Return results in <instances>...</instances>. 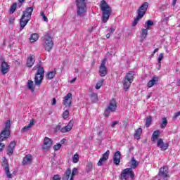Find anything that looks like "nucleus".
<instances>
[{"instance_id":"obj_35","label":"nucleus","mask_w":180,"mask_h":180,"mask_svg":"<svg viewBox=\"0 0 180 180\" xmlns=\"http://www.w3.org/2000/svg\"><path fill=\"white\" fill-rule=\"evenodd\" d=\"M151 122H153V117L151 116L147 117L145 126L148 127L151 124Z\"/></svg>"},{"instance_id":"obj_5","label":"nucleus","mask_w":180,"mask_h":180,"mask_svg":"<svg viewBox=\"0 0 180 180\" xmlns=\"http://www.w3.org/2000/svg\"><path fill=\"white\" fill-rule=\"evenodd\" d=\"M147 9H148V2H144L138 9L137 16L132 23L133 27L137 25L140 19H143L147 12Z\"/></svg>"},{"instance_id":"obj_61","label":"nucleus","mask_w":180,"mask_h":180,"mask_svg":"<svg viewBox=\"0 0 180 180\" xmlns=\"http://www.w3.org/2000/svg\"><path fill=\"white\" fill-rule=\"evenodd\" d=\"M20 4H22L25 0H18Z\"/></svg>"},{"instance_id":"obj_19","label":"nucleus","mask_w":180,"mask_h":180,"mask_svg":"<svg viewBox=\"0 0 180 180\" xmlns=\"http://www.w3.org/2000/svg\"><path fill=\"white\" fill-rule=\"evenodd\" d=\"M15 146H16V142L11 141L7 148V154L8 155H12L13 154V150L15 148Z\"/></svg>"},{"instance_id":"obj_56","label":"nucleus","mask_w":180,"mask_h":180,"mask_svg":"<svg viewBox=\"0 0 180 180\" xmlns=\"http://www.w3.org/2000/svg\"><path fill=\"white\" fill-rule=\"evenodd\" d=\"M110 33H108L106 35H105V37L106 39H110Z\"/></svg>"},{"instance_id":"obj_62","label":"nucleus","mask_w":180,"mask_h":180,"mask_svg":"<svg viewBox=\"0 0 180 180\" xmlns=\"http://www.w3.org/2000/svg\"><path fill=\"white\" fill-rule=\"evenodd\" d=\"M98 134L101 136V134H102V131H99Z\"/></svg>"},{"instance_id":"obj_46","label":"nucleus","mask_w":180,"mask_h":180,"mask_svg":"<svg viewBox=\"0 0 180 180\" xmlns=\"http://www.w3.org/2000/svg\"><path fill=\"white\" fill-rule=\"evenodd\" d=\"M116 124H119V121H114L112 122L111 124L112 129L115 128V126H116Z\"/></svg>"},{"instance_id":"obj_51","label":"nucleus","mask_w":180,"mask_h":180,"mask_svg":"<svg viewBox=\"0 0 180 180\" xmlns=\"http://www.w3.org/2000/svg\"><path fill=\"white\" fill-rule=\"evenodd\" d=\"M56 103H57V100L56 99V98H53L52 100L53 106H54V105H56Z\"/></svg>"},{"instance_id":"obj_23","label":"nucleus","mask_w":180,"mask_h":180,"mask_svg":"<svg viewBox=\"0 0 180 180\" xmlns=\"http://www.w3.org/2000/svg\"><path fill=\"white\" fill-rule=\"evenodd\" d=\"M63 180H70L71 179V169L68 168L65 171V174H63V176L62 178Z\"/></svg>"},{"instance_id":"obj_54","label":"nucleus","mask_w":180,"mask_h":180,"mask_svg":"<svg viewBox=\"0 0 180 180\" xmlns=\"http://www.w3.org/2000/svg\"><path fill=\"white\" fill-rule=\"evenodd\" d=\"M168 20H169V17H166V18H165V19L163 20V22H168Z\"/></svg>"},{"instance_id":"obj_16","label":"nucleus","mask_w":180,"mask_h":180,"mask_svg":"<svg viewBox=\"0 0 180 180\" xmlns=\"http://www.w3.org/2000/svg\"><path fill=\"white\" fill-rule=\"evenodd\" d=\"M1 72L2 75H5V74H8L9 72V68H11V66L8 64L6 62H1Z\"/></svg>"},{"instance_id":"obj_45","label":"nucleus","mask_w":180,"mask_h":180,"mask_svg":"<svg viewBox=\"0 0 180 180\" xmlns=\"http://www.w3.org/2000/svg\"><path fill=\"white\" fill-rule=\"evenodd\" d=\"M53 180H61V177L58 174H56L53 177Z\"/></svg>"},{"instance_id":"obj_43","label":"nucleus","mask_w":180,"mask_h":180,"mask_svg":"<svg viewBox=\"0 0 180 180\" xmlns=\"http://www.w3.org/2000/svg\"><path fill=\"white\" fill-rule=\"evenodd\" d=\"M41 16H42L44 22H49V18H47V16H46V14H44V12H41Z\"/></svg>"},{"instance_id":"obj_9","label":"nucleus","mask_w":180,"mask_h":180,"mask_svg":"<svg viewBox=\"0 0 180 180\" xmlns=\"http://www.w3.org/2000/svg\"><path fill=\"white\" fill-rule=\"evenodd\" d=\"M44 47L46 51H51L53 49V46H54V43L53 42V38L50 37V35H45L44 37Z\"/></svg>"},{"instance_id":"obj_15","label":"nucleus","mask_w":180,"mask_h":180,"mask_svg":"<svg viewBox=\"0 0 180 180\" xmlns=\"http://www.w3.org/2000/svg\"><path fill=\"white\" fill-rule=\"evenodd\" d=\"M110 154V150H107L103 156L100 158L98 162L97 163V165L98 167H102L103 165V162L108 160V158H109V155Z\"/></svg>"},{"instance_id":"obj_42","label":"nucleus","mask_w":180,"mask_h":180,"mask_svg":"<svg viewBox=\"0 0 180 180\" xmlns=\"http://www.w3.org/2000/svg\"><path fill=\"white\" fill-rule=\"evenodd\" d=\"M61 143H57L56 145H55L54 146H53V150H55V151H58V150H60V148H61Z\"/></svg>"},{"instance_id":"obj_31","label":"nucleus","mask_w":180,"mask_h":180,"mask_svg":"<svg viewBox=\"0 0 180 180\" xmlns=\"http://www.w3.org/2000/svg\"><path fill=\"white\" fill-rule=\"evenodd\" d=\"M56 72H57V70H56V69H54L53 71L49 72L46 75L47 79H53V78L56 77Z\"/></svg>"},{"instance_id":"obj_8","label":"nucleus","mask_w":180,"mask_h":180,"mask_svg":"<svg viewBox=\"0 0 180 180\" xmlns=\"http://www.w3.org/2000/svg\"><path fill=\"white\" fill-rule=\"evenodd\" d=\"M133 79H134V72L130 71L124 77V80L123 82V86L124 91H127L129 88H130V85H131V82H133Z\"/></svg>"},{"instance_id":"obj_64","label":"nucleus","mask_w":180,"mask_h":180,"mask_svg":"<svg viewBox=\"0 0 180 180\" xmlns=\"http://www.w3.org/2000/svg\"><path fill=\"white\" fill-rule=\"evenodd\" d=\"M2 46H5V40L3 41Z\"/></svg>"},{"instance_id":"obj_44","label":"nucleus","mask_w":180,"mask_h":180,"mask_svg":"<svg viewBox=\"0 0 180 180\" xmlns=\"http://www.w3.org/2000/svg\"><path fill=\"white\" fill-rule=\"evenodd\" d=\"M163 58H164V53H160L158 58L159 64H161V61H162Z\"/></svg>"},{"instance_id":"obj_34","label":"nucleus","mask_w":180,"mask_h":180,"mask_svg":"<svg viewBox=\"0 0 180 180\" xmlns=\"http://www.w3.org/2000/svg\"><path fill=\"white\" fill-rule=\"evenodd\" d=\"M33 81L32 80H29L27 82V88L28 89H30L31 92H34V88H33Z\"/></svg>"},{"instance_id":"obj_38","label":"nucleus","mask_w":180,"mask_h":180,"mask_svg":"<svg viewBox=\"0 0 180 180\" xmlns=\"http://www.w3.org/2000/svg\"><path fill=\"white\" fill-rule=\"evenodd\" d=\"M153 25H154V22L153 21H151V20H148V21H146V22L145 24V27H146V29L149 30L150 26H153Z\"/></svg>"},{"instance_id":"obj_63","label":"nucleus","mask_w":180,"mask_h":180,"mask_svg":"<svg viewBox=\"0 0 180 180\" xmlns=\"http://www.w3.org/2000/svg\"><path fill=\"white\" fill-rule=\"evenodd\" d=\"M22 6V3H20L19 5H18V7L20 8Z\"/></svg>"},{"instance_id":"obj_33","label":"nucleus","mask_w":180,"mask_h":180,"mask_svg":"<svg viewBox=\"0 0 180 180\" xmlns=\"http://www.w3.org/2000/svg\"><path fill=\"white\" fill-rule=\"evenodd\" d=\"M167 124H168V120H167V117H163L162 119V124H160L161 129H165Z\"/></svg>"},{"instance_id":"obj_4","label":"nucleus","mask_w":180,"mask_h":180,"mask_svg":"<svg viewBox=\"0 0 180 180\" xmlns=\"http://www.w3.org/2000/svg\"><path fill=\"white\" fill-rule=\"evenodd\" d=\"M63 106H65L64 108V112L63 113V119H68V117L70 116V111L68 110L70 108H71V103L72 101V94L68 93L63 98Z\"/></svg>"},{"instance_id":"obj_7","label":"nucleus","mask_w":180,"mask_h":180,"mask_svg":"<svg viewBox=\"0 0 180 180\" xmlns=\"http://www.w3.org/2000/svg\"><path fill=\"white\" fill-rule=\"evenodd\" d=\"M77 16L82 17L86 12V0H76Z\"/></svg>"},{"instance_id":"obj_36","label":"nucleus","mask_w":180,"mask_h":180,"mask_svg":"<svg viewBox=\"0 0 180 180\" xmlns=\"http://www.w3.org/2000/svg\"><path fill=\"white\" fill-rule=\"evenodd\" d=\"M78 174V169L77 168H73L72 171L71 172V176H70V180H74V176Z\"/></svg>"},{"instance_id":"obj_58","label":"nucleus","mask_w":180,"mask_h":180,"mask_svg":"<svg viewBox=\"0 0 180 180\" xmlns=\"http://www.w3.org/2000/svg\"><path fill=\"white\" fill-rule=\"evenodd\" d=\"M159 49L156 48L154 51H153V54H155V53H158Z\"/></svg>"},{"instance_id":"obj_27","label":"nucleus","mask_w":180,"mask_h":180,"mask_svg":"<svg viewBox=\"0 0 180 180\" xmlns=\"http://www.w3.org/2000/svg\"><path fill=\"white\" fill-rule=\"evenodd\" d=\"M34 59L33 58V56H31L28 58L27 60V66L29 67V68H31V67H33V65L34 64Z\"/></svg>"},{"instance_id":"obj_21","label":"nucleus","mask_w":180,"mask_h":180,"mask_svg":"<svg viewBox=\"0 0 180 180\" xmlns=\"http://www.w3.org/2000/svg\"><path fill=\"white\" fill-rule=\"evenodd\" d=\"M129 164L131 165V169H136L138 165H139L140 162L136 160L134 157H132L131 159V161L129 162Z\"/></svg>"},{"instance_id":"obj_17","label":"nucleus","mask_w":180,"mask_h":180,"mask_svg":"<svg viewBox=\"0 0 180 180\" xmlns=\"http://www.w3.org/2000/svg\"><path fill=\"white\" fill-rule=\"evenodd\" d=\"M169 146V145L167 143H164V141L162 140V139H158L157 143V147H159V148H160L162 151H165V150L168 148Z\"/></svg>"},{"instance_id":"obj_24","label":"nucleus","mask_w":180,"mask_h":180,"mask_svg":"<svg viewBox=\"0 0 180 180\" xmlns=\"http://www.w3.org/2000/svg\"><path fill=\"white\" fill-rule=\"evenodd\" d=\"M32 162V155H27L22 162V165H27V164H30Z\"/></svg>"},{"instance_id":"obj_28","label":"nucleus","mask_w":180,"mask_h":180,"mask_svg":"<svg viewBox=\"0 0 180 180\" xmlns=\"http://www.w3.org/2000/svg\"><path fill=\"white\" fill-rule=\"evenodd\" d=\"M143 133V129L139 128L136 129L135 134H134V139H136V140H140V137Z\"/></svg>"},{"instance_id":"obj_52","label":"nucleus","mask_w":180,"mask_h":180,"mask_svg":"<svg viewBox=\"0 0 180 180\" xmlns=\"http://www.w3.org/2000/svg\"><path fill=\"white\" fill-rule=\"evenodd\" d=\"M151 95H153V93H148V96H147V99H150L151 98Z\"/></svg>"},{"instance_id":"obj_50","label":"nucleus","mask_w":180,"mask_h":180,"mask_svg":"<svg viewBox=\"0 0 180 180\" xmlns=\"http://www.w3.org/2000/svg\"><path fill=\"white\" fill-rule=\"evenodd\" d=\"M115 30H116V28H115V27H110V34L114 33V32H115Z\"/></svg>"},{"instance_id":"obj_13","label":"nucleus","mask_w":180,"mask_h":180,"mask_svg":"<svg viewBox=\"0 0 180 180\" xmlns=\"http://www.w3.org/2000/svg\"><path fill=\"white\" fill-rule=\"evenodd\" d=\"M159 178H162L165 179L166 178H169V171L168 170V166H163L160 169L158 176Z\"/></svg>"},{"instance_id":"obj_60","label":"nucleus","mask_w":180,"mask_h":180,"mask_svg":"<svg viewBox=\"0 0 180 180\" xmlns=\"http://www.w3.org/2000/svg\"><path fill=\"white\" fill-rule=\"evenodd\" d=\"M87 167L89 168V169H91V168H92V165H87Z\"/></svg>"},{"instance_id":"obj_30","label":"nucleus","mask_w":180,"mask_h":180,"mask_svg":"<svg viewBox=\"0 0 180 180\" xmlns=\"http://www.w3.org/2000/svg\"><path fill=\"white\" fill-rule=\"evenodd\" d=\"M90 99L93 103L98 102V94L96 93H91L90 94Z\"/></svg>"},{"instance_id":"obj_59","label":"nucleus","mask_w":180,"mask_h":180,"mask_svg":"<svg viewBox=\"0 0 180 180\" xmlns=\"http://www.w3.org/2000/svg\"><path fill=\"white\" fill-rule=\"evenodd\" d=\"M76 79H77V77H75L73 79H72V80L70 81L71 84L75 82Z\"/></svg>"},{"instance_id":"obj_6","label":"nucleus","mask_w":180,"mask_h":180,"mask_svg":"<svg viewBox=\"0 0 180 180\" xmlns=\"http://www.w3.org/2000/svg\"><path fill=\"white\" fill-rule=\"evenodd\" d=\"M37 71L34 77V82L37 86H40L41 82H43V78H44V68L39 64L37 65Z\"/></svg>"},{"instance_id":"obj_11","label":"nucleus","mask_w":180,"mask_h":180,"mask_svg":"<svg viewBox=\"0 0 180 180\" xmlns=\"http://www.w3.org/2000/svg\"><path fill=\"white\" fill-rule=\"evenodd\" d=\"M117 108V104H116V101L115 99H112L110 101L109 105L105 110L104 116L105 117H109V115H110V112H115Z\"/></svg>"},{"instance_id":"obj_12","label":"nucleus","mask_w":180,"mask_h":180,"mask_svg":"<svg viewBox=\"0 0 180 180\" xmlns=\"http://www.w3.org/2000/svg\"><path fill=\"white\" fill-rule=\"evenodd\" d=\"M74 126V120H70L66 127L61 128V125H57L55 128V131H61V133H68V131H71V129Z\"/></svg>"},{"instance_id":"obj_40","label":"nucleus","mask_w":180,"mask_h":180,"mask_svg":"<svg viewBox=\"0 0 180 180\" xmlns=\"http://www.w3.org/2000/svg\"><path fill=\"white\" fill-rule=\"evenodd\" d=\"M16 6H18V4L16 3H14L10 8V13H14V12L16 11Z\"/></svg>"},{"instance_id":"obj_49","label":"nucleus","mask_w":180,"mask_h":180,"mask_svg":"<svg viewBox=\"0 0 180 180\" xmlns=\"http://www.w3.org/2000/svg\"><path fill=\"white\" fill-rule=\"evenodd\" d=\"M0 61H1V63H6L5 61V58H4V56H2V55H0Z\"/></svg>"},{"instance_id":"obj_14","label":"nucleus","mask_w":180,"mask_h":180,"mask_svg":"<svg viewBox=\"0 0 180 180\" xmlns=\"http://www.w3.org/2000/svg\"><path fill=\"white\" fill-rule=\"evenodd\" d=\"M1 167H3L4 171L6 172L8 178H12V174H11V172L9 171V164H8V160H6V158H5L3 161Z\"/></svg>"},{"instance_id":"obj_53","label":"nucleus","mask_w":180,"mask_h":180,"mask_svg":"<svg viewBox=\"0 0 180 180\" xmlns=\"http://www.w3.org/2000/svg\"><path fill=\"white\" fill-rule=\"evenodd\" d=\"M65 141H67V139H63L60 141V144H64V143H65Z\"/></svg>"},{"instance_id":"obj_48","label":"nucleus","mask_w":180,"mask_h":180,"mask_svg":"<svg viewBox=\"0 0 180 180\" xmlns=\"http://www.w3.org/2000/svg\"><path fill=\"white\" fill-rule=\"evenodd\" d=\"M105 64H106V58H104L101 63V67H105Z\"/></svg>"},{"instance_id":"obj_26","label":"nucleus","mask_w":180,"mask_h":180,"mask_svg":"<svg viewBox=\"0 0 180 180\" xmlns=\"http://www.w3.org/2000/svg\"><path fill=\"white\" fill-rule=\"evenodd\" d=\"M158 82V79H157V77H153L151 80H150L148 82V88H152V86H154V85H155V84H157Z\"/></svg>"},{"instance_id":"obj_20","label":"nucleus","mask_w":180,"mask_h":180,"mask_svg":"<svg viewBox=\"0 0 180 180\" xmlns=\"http://www.w3.org/2000/svg\"><path fill=\"white\" fill-rule=\"evenodd\" d=\"M120 151L115 152L112 161L115 165H119L120 164V158H121Z\"/></svg>"},{"instance_id":"obj_41","label":"nucleus","mask_w":180,"mask_h":180,"mask_svg":"<svg viewBox=\"0 0 180 180\" xmlns=\"http://www.w3.org/2000/svg\"><path fill=\"white\" fill-rule=\"evenodd\" d=\"M102 84H103V80H100L96 84V89H101V86H102Z\"/></svg>"},{"instance_id":"obj_2","label":"nucleus","mask_w":180,"mask_h":180,"mask_svg":"<svg viewBox=\"0 0 180 180\" xmlns=\"http://www.w3.org/2000/svg\"><path fill=\"white\" fill-rule=\"evenodd\" d=\"M11 137V120H7L4 130L0 134V153H2L5 148V144L2 141Z\"/></svg>"},{"instance_id":"obj_3","label":"nucleus","mask_w":180,"mask_h":180,"mask_svg":"<svg viewBox=\"0 0 180 180\" xmlns=\"http://www.w3.org/2000/svg\"><path fill=\"white\" fill-rule=\"evenodd\" d=\"M33 7L27 8L23 12L20 19V30H23L26 25L29 23V20L32 19V13H33Z\"/></svg>"},{"instance_id":"obj_18","label":"nucleus","mask_w":180,"mask_h":180,"mask_svg":"<svg viewBox=\"0 0 180 180\" xmlns=\"http://www.w3.org/2000/svg\"><path fill=\"white\" fill-rule=\"evenodd\" d=\"M51 146H53V141L47 136L45 137L44 139V150H49Z\"/></svg>"},{"instance_id":"obj_39","label":"nucleus","mask_w":180,"mask_h":180,"mask_svg":"<svg viewBox=\"0 0 180 180\" xmlns=\"http://www.w3.org/2000/svg\"><path fill=\"white\" fill-rule=\"evenodd\" d=\"M78 161H79V155H78L77 153H75L74 155V156L72 157V162L75 164H77V162H78Z\"/></svg>"},{"instance_id":"obj_55","label":"nucleus","mask_w":180,"mask_h":180,"mask_svg":"<svg viewBox=\"0 0 180 180\" xmlns=\"http://www.w3.org/2000/svg\"><path fill=\"white\" fill-rule=\"evenodd\" d=\"M9 22H10V25H13V22H15V19H10V20H9Z\"/></svg>"},{"instance_id":"obj_25","label":"nucleus","mask_w":180,"mask_h":180,"mask_svg":"<svg viewBox=\"0 0 180 180\" xmlns=\"http://www.w3.org/2000/svg\"><path fill=\"white\" fill-rule=\"evenodd\" d=\"M99 74L101 77H105L106 74H108L106 66H100Z\"/></svg>"},{"instance_id":"obj_22","label":"nucleus","mask_w":180,"mask_h":180,"mask_svg":"<svg viewBox=\"0 0 180 180\" xmlns=\"http://www.w3.org/2000/svg\"><path fill=\"white\" fill-rule=\"evenodd\" d=\"M32 126H34V120H31L30 124L28 125L25 126L22 129V133H26V131H28L29 129H30Z\"/></svg>"},{"instance_id":"obj_32","label":"nucleus","mask_w":180,"mask_h":180,"mask_svg":"<svg viewBox=\"0 0 180 180\" xmlns=\"http://www.w3.org/2000/svg\"><path fill=\"white\" fill-rule=\"evenodd\" d=\"M39 40V34L34 33L30 37V41L31 43H34V41H37Z\"/></svg>"},{"instance_id":"obj_1","label":"nucleus","mask_w":180,"mask_h":180,"mask_svg":"<svg viewBox=\"0 0 180 180\" xmlns=\"http://www.w3.org/2000/svg\"><path fill=\"white\" fill-rule=\"evenodd\" d=\"M100 8L102 12L101 20L103 23H106L112 15V7L105 0H102L100 3Z\"/></svg>"},{"instance_id":"obj_57","label":"nucleus","mask_w":180,"mask_h":180,"mask_svg":"<svg viewBox=\"0 0 180 180\" xmlns=\"http://www.w3.org/2000/svg\"><path fill=\"white\" fill-rule=\"evenodd\" d=\"M172 5L173 6H175V5H176V0H173Z\"/></svg>"},{"instance_id":"obj_29","label":"nucleus","mask_w":180,"mask_h":180,"mask_svg":"<svg viewBox=\"0 0 180 180\" xmlns=\"http://www.w3.org/2000/svg\"><path fill=\"white\" fill-rule=\"evenodd\" d=\"M161 132L160 130L155 131L152 134V141H155V140H158V137H160V134Z\"/></svg>"},{"instance_id":"obj_47","label":"nucleus","mask_w":180,"mask_h":180,"mask_svg":"<svg viewBox=\"0 0 180 180\" xmlns=\"http://www.w3.org/2000/svg\"><path fill=\"white\" fill-rule=\"evenodd\" d=\"M180 116V111L174 114L173 119H178V117Z\"/></svg>"},{"instance_id":"obj_10","label":"nucleus","mask_w":180,"mask_h":180,"mask_svg":"<svg viewBox=\"0 0 180 180\" xmlns=\"http://www.w3.org/2000/svg\"><path fill=\"white\" fill-rule=\"evenodd\" d=\"M134 172L133 171V169L131 168H127L124 169L122 172L121 173V178L122 179H131V180H135L136 179L134 178Z\"/></svg>"},{"instance_id":"obj_37","label":"nucleus","mask_w":180,"mask_h":180,"mask_svg":"<svg viewBox=\"0 0 180 180\" xmlns=\"http://www.w3.org/2000/svg\"><path fill=\"white\" fill-rule=\"evenodd\" d=\"M148 34V31L147 30V29H142V32L141 34V39H146Z\"/></svg>"}]
</instances>
